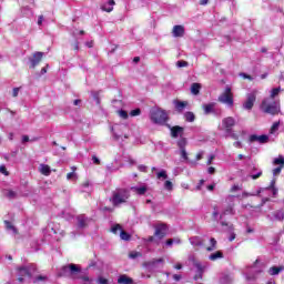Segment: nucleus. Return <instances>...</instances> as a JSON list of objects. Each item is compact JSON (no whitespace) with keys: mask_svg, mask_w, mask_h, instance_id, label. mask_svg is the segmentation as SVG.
I'll return each instance as SVG.
<instances>
[{"mask_svg":"<svg viewBox=\"0 0 284 284\" xmlns=\"http://www.w3.org/2000/svg\"><path fill=\"white\" fill-rule=\"evenodd\" d=\"M81 274V267L77 264H68L61 267L60 272L58 273L59 277H68L72 278L73 281H77V278H81L82 281H85V283H90V277L88 275Z\"/></svg>","mask_w":284,"mask_h":284,"instance_id":"f257e3e1","label":"nucleus"},{"mask_svg":"<svg viewBox=\"0 0 284 284\" xmlns=\"http://www.w3.org/2000/svg\"><path fill=\"white\" fill-rule=\"evenodd\" d=\"M128 199H130V191L126 189H116L112 192V197H110V202L114 207H119L122 203H128Z\"/></svg>","mask_w":284,"mask_h":284,"instance_id":"f03ea898","label":"nucleus"},{"mask_svg":"<svg viewBox=\"0 0 284 284\" xmlns=\"http://www.w3.org/2000/svg\"><path fill=\"white\" fill-rule=\"evenodd\" d=\"M168 112L165 110L160 109V108H153L150 111V120L155 124V125H165L168 123Z\"/></svg>","mask_w":284,"mask_h":284,"instance_id":"7ed1b4c3","label":"nucleus"},{"mask_svg":"<svg viewBox=\"0 0 284 284\" xmlns=\"http://www.w3.org/2000/svg\"><path fill=\"white\" fill-rule=\"evenodd\" d=\"M261 110L264 111L265 114H278L281 112V104L270 98H266L262 102Z\"/></svg>","mask_w":284,"mask_h":284,"instance_id":"20e7f679","label":"nucleus"},{"mask_svg":"<svg viewBox=\"0 0 284 284\" xmlns=\"http://www.w3.org/2000/svg\"><path fill=\"white\" fill-rule=\"evenodd\" d=\"M217 101L220 103H224V105H227L229 108H232L234 105V93H232V88L226 87L224 92H222Z\"/></svg>","mask_w":284,"mask_h":284,"instance_id":"39448f33","label":"nucleus"},{"mask_svg":"<svg viewBox=\"0 0 284 284\" xmlns=\"http://www.w3.org/2000/svg\"><path fill=\"white\" fill-rule=\"evenodd\" d=\"M234 199H235L234 195H229L226 197V203H229V205L225 206L224 210L222 211L220 215L221 221H223L224 216H227V215L234 216V214H236V211H234Z\"/></svg>","mask_w":284,"mask_h":284,"instance_id":"423d86ee","label":"nucleus"},{"mask_svg":"<svg viewBox=\"0 0 284 284\" xmlns=\"http://www.w3.org/2000/svg\"><path fill=\"white\" fill-rule=\"evenodd\" d=\"M236 125V120L232 116L224 118L222 120V126H219V130H224L226 134L232 133V128Z\"/></svg>","mask_w":284,"mask_h":284,"instance_id":"0eeeda50","label":"nucleus"},{"mask_svg":"<svg viewBox=\"0 0 284 284\" xmlns=\"http://www.w3.org/2000/svg\"><path fill=\"white\" fill-rule=\"evenodd\" d=\"M189 261L193 263L194 267L197 270V274L194 276V281H199V278H203V265L201 262L196 261L194 255H189Z\"/></svg>","mask_w":284,"mask_h":284,"instance_id":"6e6552de","label":"nucleus"},{"mask_svg":"<svg viewBox=\"0 0 284 284\" xmlns=\"http://www.w3.org/2000/svg\"><path fill=\"white\" fill-rule=\"evenodd\" d=\"M254 103H256V91H253L246 95V100L243 103V109L252 110L254 108Z\"/></svg>","mask_w":284,"mask_h":284,"instance_id":"1a4fd4ad","label":"nucleus"},{"mask_svg":"<svg viewBox=\"0 0 284 284\" xmlns=\"http://www.w3.org/2000/svg\"><path fill=\"white\" fill-rule=\"evenodd\" d=\"M41 59H43V52L37 51L29 58V67L37 68L39 63H41Z\"/></svg>","mask_w":284,"mask_h":284,"instance_id":"9d476101","label":"nucleus"},{"mask_svg":"<svg viewBox=\"0 0 284 284\" xmlns=\"http://www.w3.org/2000/svg\"><path fill=\"white\" fill-rule=\"evenodd\" d=\"M18 281L19 283H23V276H28L29 278H32V273L30 272V267L22 266L18 268Z\"/></svg>","mask_w":284,"mask_h":284,"instance_id":"9b49d317","label":"nucleus"},{"mask_svg":"<svg viewBox=\"0 0 284 284\" xmlns=\"http://www.w3.org/2000/svg\"><path fill=\"white\" fill-rule=\"evenodd\" d=\"M119 230L121 231L120 232V239L122 241H130V234H128V232L123 231L120 226V224H115L112 229H111V232L113 234H116V232H119Z\"/></svg>","mask_w":284,"mask_h":284,"instance_id":"f8f14e48","label":"nucleus"},{"mask_svg":"<svg viewBox=\"0 0 284 284\" xmlns=\"http://www.w3.org/2000/svg\"><path fill=\"white\" fill-rule=\"evenodd\" d=\"M172 34L175 39L185 37V27L181 24H176L173 27Z\"/></svg>","mask_w":284,"mask_h":284,"instance_id":"ddd939ff","label":"nucleus"},{"mask_svg":"<svg viewBox=\"0 0 284 284\" xmlns=\"http://www.w3.org/2000/svg\"><path fill=\"white\" fill-rule=\"evenodd\" d=\"M202 108L204 110V114H215L216 113V103L215 102L203 104Z\"/></svg>","mask_w":284,"mask_h":284,"instance_id":"4468645a","label":"nucleus"},{"mask_svg":"<svg viewBox=\"0 0 284 284\" xmlns=\"http://www.w3.org/2000/svg\"><path fill=\"white\" fill-rule=\"evenodd\" d=\"M183 126L175 125L171 128V136L173 139H179V136H183Z\"/></svg>","mask_w":284,"mask_h":284,"instance_id":"2eb2a0df","label":"nucleus"},{"mask_svg":"<svg viewBox=\"0 0 284 284\" xmlns=\"http://www.w3.org/2000/svg\"><path fill=\"white\" fill-rule=\"evenodd\" d=\"M173 104L178 112H183V110H185L189 105L187 101H180V100H174Z\"/></svg>","mask_w":284,"mask_h":284,"instance_id":"dca6fc26","label":"nucleus"},{"mask_svg":"<svg viewBox=\"0 0 284 284\" xmlns=\"http://www.w3.org/2000/svg\"><path fill=\"white\" fill-rule=\"evenodd\" d=\"M250 141L251 143H254L255 141H257V143H267L270 138L267 135H251Z\"/></svg>","mask_w":284,"mask_h":284,"instance_id":"f3484780","label":"nucleus"},{"mask_svg":"<svg viewBox=\"0 0 284 284\" xmlns=\"http://www.w3.org/2000/svg\"><path fill=\"white\" fill-rule=\"evenodd\" d=\"M166 230L168 226L165 224H161L155 229L154 235L158 236V239H163L165 236Z\"/></svg>","mask_w":284,"mask_h":284,"instance_id":"a211bd4d","label":"nucleus"},{"mask_svg":"<svg viewBox=\"0 0 284 284\" xmlns=\"http://www.w3.org/2000/svg\"><path fill=\"white\" fill-rule=\"evenodd\" d=\"M193 247H203V239L201 236H193L189 239Z\"/></svg>","mask_w":284,"mask_h":284,"instance_id":"6ab92c4d","label":"nucleus"},{"mask_svg":"<svg viewBox=\"0 0 284 284\" xmlns=\"http://www.w3.org/2000/svg\"><path fill=\"white\" fill-rule=\"evenodd\" d=\"M114 0H109L101 6V10H103V12H112V10H114Z\"/></svg>","mask_w":284,"mask_h":284,"instance_id":"aec40b11","label":"nucleus"},{"mask_svg":"<svg viewBox=\"0 0 284 284\" xmlns=\"http://www.w3.org/2000/svg\"><path fill=\"white\" fill-rule=\"evenodd\" d=\"M284 220V211L283 209L276 210L273 212V221L282 222Z\"/></svg>","mask_w":284,"mask_h":284,"instance_id":"412c9836","label":"nucleus"},{"mask_svg":"<svg viewBox=\"0 0 284 284\" xmlns=\"http://www.w3.org/2000/svg\"><path fill=\"white\" fill-rule=\"evenodd\" d=\"M119 284H134V280L129 277L128 275H120L118 278Z\"/></svg>","mask_w":284,"mask_h":284,"instance_id":"4be33fe9","label":"nucleus"},{"mask_svg":"<svg viewBox=\"0 0 284 284\" xmlns=\"http://www.w3.org/2000/svg\"><path fill=\"white\" fill-rule=\"evenodd\" d=\"M39 172H41L44 176H50L52 171L50 170V165L40 164Z\"/></svg>","mask_w":284,"mask_h":284,"instance_id":"5701e85b","label":"nucleus"},{"mask_svg":"<svg viewBox=\"0 0 284 284\" xmlns=\"http://www.w3.org/2000/svg\"><path fill=\"white\" fill-rule=\"evenodd\" d=\"M131 190L133 192H135V194L143 196V194H145V192H148V186H133V187H131Z\"/></svg>","mask_w":284,"mask_h":284,"instance_id":"b1692460","label":"nucleus"},{"mask_svg":"<svg viewBox=\"0 0 284 284\" xmlns=\"http://www.w3.org/2000/svg\"><path fill=\"white\" fill-rule=\"evenodd\" d=\"M2 194L3 196H6L7 199H17V192L10 190V189H4L2 190Z\"/></svg>","mask_w":284,"mask_h":284,"instance_id":"393cba45","label":"nucleus"},{"mask_svg":"<svg viewBox=\"0 0 284 284\" xmlns=\"http://www.w3.org/2000/svg\"><path fill=\"white\" fill-rule=\"evenodd\" d=\"M281 272H283V266H272L270 270H268V274L271 276H276L278 274H281Z\"/></svg>","mask_w":284,"mask_h":284,"instance_id":"a878e982","label":"nucleus"},{"mask_svg":"<svg viewBox=\"0 0 284 284\" xmlns=\"http://www.w3.org/2000/svg\"><path fill=\"white\" fill-rule=\"evenodd\" d=\"M184 119L189 123H194V121L196 119V115H194V112L187 111V112L184 113Z\"/></svg>","mask_w":284,"mask_h":284,"instance_id":"bb28decb","label":"nucleus"},{"mask_svg":"<svg viewBox=\"0 0 284 284\" xmlns=\"http://www.w3.org/2000/svg\"><path fill=\"white\" fill-rule=\"evenodd\" d=\"M278 94H281V87L272 89L268 99H271L272 101H274V99H275L276 97H278Z\"/></svg>","mask_w":284,"mask_h":284,"instance_id":"cd10ccee","label":"nucleus"},{"mask_svg":"<svg viewBox=\"0 0 284 284\" xmlns=\"http://www.w3.org/2000/svg\"><path fill=\"white\" fill-rule=\"evenodd\" d=\"M210 261H219V258H223V252L221 251H217L215 253H212L210 256H209Z\"/></svg>","mask_w":284,"mask_h":284,"instance_id":"c85d7f7f","label":"nucleus"},{"mask_svg":"<svg viewBox=\"0 0 284 284\" xmlns=\"http://www.w3.org/2000/svg\"><path fill=\"white\" fill-rule=\"evenodd\" d=\"M156 263H163V258L152 260L151 262H146L145 267L152 268L156 266Z\"/></svg>","mask_w":284,"mask_h":284,"instance_id":"c756f323","label":"nucleus"},{"mask_svg":"<svg viewBox=\"0 0 284 284\" xmlns=\"http://www.w3.org/2000/svg\"><path fill=\"white\" fill-rule=\"evenodd\" d=\"M156 179H159V181H166L168 179V171L165 170H161L160 172L156 173Z\"/></svg>","mask_w":284,"mask_h":284,"instance_id":"7c9ffc66","label":"nucleus"},{"mask_svg":"<svg viewBox=\"0 0 284 284\" xmlns=\"http://www.w3.org/2000/svg\"><path fill=\"white\" fill-rule=\"evenodd\" d=\"M201 91V84L199 83H193L191 85V92L192 94H194L196 97V94H199V92Z\"/></svg>","mask_w":284,"mask_h":284,"instance_id":"2f4dec72","label":"nucleus"},{"mask_svg":"<svg viewBox=\"0 0 284 284\" xmlns=\"http://www.w3.org/2000/svg\"><path fill=\"white\" fill-rule=\"evenodd\" d=\"M273 165H280V168H284V158L280 155L278 158L274 159Z\"/></svg>","mask_w":284,"mask_h":284,"instance_id":"473e14b6","label":"nucleus"},{"mask_svg":"<svg viewBox=\"0 0 284 284\" xmlns=\"http://www.w3.org/2000/svg\"><path fill=\"white\" fill-rule=\"evenodd\" d=\"M111 132L113 133V139L115 141H119V139H121V135L119 134V126H112Z\"/></svg>","mask_w":284,"mask_h":284,"instance_id":"72a5a7b5","label":"nucleus"},{"mask_svg":"<svg viewBox=\"0 0 284 284\" xmlns=\"http://www.w3.org/2000/svg\"><path fill=\"white\" fill-rule=\"evenodd\" d=\"M164 190H166L168 192H172V190H174V184L172 183V181L166 180L164 182Z\"/></svg>","mask_w":284,"mask_h":284,"instance_id":"f704fd0d","label":"nucleus"},{"mask_svg":"<svg viewBox=\"0 0 284 284\" xmlns=\"http://www.w3.org/2000/svg\"><path fill=\"white\" fill-rule=\"evenodd\" d=\"M87 221H88V219H85V216H83V215L78 216V225H79V227H85Z\"/></svg>","mask_w":284,"mask_h":284,"instance_id":"c9c22d12","label":"nucleus"},{"mask_svg":"<svg viewBox=\"0 0 284 284\" xmlns=\"http://www.w3.org/2000/svg\"><path fill=\"white\" fill-rule=\"evenodd\" d=\"M45 281H48V276L47 275H38L33 283H45Z\"/></svg>","mask_w":284,"mask_h":284,"instance_id":"e433bc0d","label":"nucleus"},{"mask_svg":"<svg viewBox=\"0 0 284 284\" xmlns=\"http://www.w3.org/2000/svg\"><path fill=\"white\" fill-rule=\"evenodd\" d=\"M178 145L180 148V150H185V145H187V140H185V138H182L178 141Z\"/></svg>","mask_w":284,"mask_h":284,"instance_id":"4c0bfd02","label":"nucleus"},{"mask_svg":"<svg viewBox=\"0 0 284 284\" xmlns=\"http://www.w3.org/2000/svg\"><path fill=\"white\" fill-rule=\"evenodd\" d=\"M278 128H281V122H274L270 130V133L274 134L275 132H278Z\"/></svg>","mask_w":284,"mask_h":284,"instance_id":"58836bf2","label":"nucleus"},{"mask_svg":"<svg viewBox=\"0 0 284 284\" xmlns=\"http://www.w3.org/2000/svg\"><path fill=\"white\" fill-rule=\"evenodd\" d=\"M211 246H209L206 250L207 252H213V250H216V239L212 237L210 240Z\"/></svg>","mask_w":284,"mask_h":284,"instance_id":"ea45409f","label":"nucleus"},{"mask_svg":"<svg viewBox=\"0 0 284 284\" xmlns=\"http://www.w3.org/2000/svg\"><path fill=\"white\" fill-rule=\"evenodd\" d=\"M72 170H73V172L67 174L68 181L77 180V173H74V170H77V168L72 166Z\"/></svg>","mask_w":284,"mask_h":284,"instance_id":"a19ab883","label":"nucleus"},{"mask_svg":"<svg viewBox=\"0 0 284 284\" xmlns=\"http://www.w3.org/2000/svg\"><path fill=\"white\" fill-rule=\"evenodd\" d=\"M274 185H276V180H273L271 182V185L268 187H266V190H273V194H274V196H276V194H278V190L275 189Z\"/></svg>","mask_w":284,"mask_h":284,"instance_id":"79ce46f5","label":"nucleus"},{"mask_svg":"<svg viewBox=\"0 0 284 284\" xmlns=\"http://www.w3.org/2000/svg\"><path fill=\"white\" fill-rule=\"evenodd\" d=\"M258 194H261V190L257 191V194L256 193L243 192L242 193V199H247V196H258Z\"/></svg>","mask_w":284,"mask_h":284,"instance_id":"37998d69","label":"nucleus"},{"mask_svg":"<svg viewBox=\"0 0 284 284\" xmlns=\"http://www.w3.org/2000/svg\"><path fill=\"white\" fill-rule=\"evenodd\" d=\"M118 115L120 116V119H128V111H125V110H120V111H118Z\"/></svg>","mask_w":284,"mask_h":284,"instance_id":"c03bdc74","label":"nucleus"},{"mask_svg":"<svg viewBox=\"0 0 284 284\" xmlns=\"http://www.w3.org/2000/svg\"><path fill=\"white\" fill-rule=\"evenodd\" d=\"M4 223H6L7 230H12V231H13V234H17V227H14V226L12 225V223H10V222H8V221H6Z\"/></svg>","mask_w":284,"mask_h":284,"instance_id":"a18cd8bd","label":"nucleus"},{"mask_svg":"<svg viewBox=\"0 0 284 284\" xmlns=\"http://www.w3.org/2000/svg\"><path fill=\"white\" fill-rule=\"evenodd\" d=\"M98 284H110V281L103 276L98 277Z\"/></svg>","mask_w":284,"mask_h":284,"instance_id":"49530a36","label":"nucleus"},{"mask_svg":"<svg viewBox=\"0 0 284 284\" xmlns=\"http://www.w3.org/2000/svg\"><path fill=\"white\" fill-rule=\"evenodd\" d=\"M0 174H4V176L10 175V173L8 172V169H6V165H0Z\"/></svg>","mask_w":284,"mask_h":284,"instance_id":"de8ad7c7","label":"nucleus"},{"mask_svg":"<svg viewBox=\"0 0 284 284\" xmlns=\"http://www.w3.org/2000/svg\"><path fill=\"white\" fill-rule=\"evenodd\" d=\"M141 109H135L130 112V116H140Z\"/></svg>","mask_w":284,"mask_h":284,"instance_id":"09e8293b","label":"nucleus"},{"mask_svg":"<svg viewBox=\"0 0 284 284\" xmlns=\"http://www.w3.org/2000/svg\"><path fill=\"white\" fill-rule=\"evenodd\" d=\"M187 61L180 60L176 62L178 68H186Z\"/></svg>","mask_w":284,"mask_h":284,"instance_id":"8fccbe9b","label":"nucleus"},{"mask_svg":"<svg viewBox=\"0 0 284 284\" xmlns=\"http://www.w3.org/2000/svg\"><path fill=\"white\" fill-rule=\"evenodd\" d=\"M283 170V166H277L273 170V175L278 176L281 174V171Z\"/></svg>","mask_w":284,"mask_h":284,"instance_id":"3c124183","label":"nucleus"},{"mask_svg":"<svg viewBox=\"0 0 284 284\" xmlns=\"http://www.w3.org/2000/svg\"><path fill=\"white\" fill-rule=\"evenodd\" d=\"M180 154L184 161H187V151L185 149L180 150Z\"/></svg>","mask_w":284,"mask_h":284,"instance_id":"603ef678","label":"nucleus"},{"mask_svg":"<svg viewBox=\"0 0 284 284\" xmlns=\"http://www.w3.org/2000/svg\"><path fill=\"white\" fill-rule=\"evenodd\" d=\"M240 77L242 79H248V81H252V79H254L252 75L247 74V73H240Z\"/></svg>","mask_w":284,"mask_h":284,"instance_id":"864d4df0","label":"nucleus"},{"mask_svg":"<svg viewBox=\"0 0 284 284\" xmlns=\"http://www.w3.org/2000/svg\"><path fill=\"white\" fill-rule=\"evenodd\" d=\"M21 88H14L12 90V97L16 99V97H19V92H20Z\"/></svg>","mask_w":284,"mask_h":284,"instance_id":"5fc2aeb1","label":"nucleus"},{"mask_svg":"<svg viewBox=\"0 0 284 284\" xmlns=\"http://www.w3.org/2000/svg\"><path fill=\"white\" fill-rule=\"evenodd\" d=\"M92 161L95 165H101V160H99V158H97V155L92 156Z\"/></svg>","mask_w":284,"mask_h":284,"instance_id":"6e6d98bb","label":"nucleus"},{"mask_svg":"<svg viewBox=\"0 0 284 284\" xmlns=\"http://www.w3.org/2000/svg\"><path fill=\"white\" fill-rule=\"evenodd\" d=\"M239 190H241V186H239V184H234V185L231 187V192H239Z\"/></svg>","mask_w":284,"mask_h":284,"instance_id":"4d7b16f0","label":"nucleus"},{"mask_svg":"<svg viewBox=\"0 0 284 284\" xmlns=\"http://www.w3.org/2000/svg\"><path fill=\"white\" fill-rule=\"evenodd\" d=\"M138 170H140V172H148V166L141 164L138 166Z\"/></svg>","mask_w":284,"mask_h":284,"instance_id":"13d9d810","label":"nucleus"},{"mask_svg":"<svg viewBox=\"0 0 284 284\" xmlns=\"http://www.w3.org/2000/svg\"><path fill=\"white\" fill-rule=\"evenodd\" d=\"M263 174V172H258L257 174H253L251 175V178L253 179V181H256V179H260V176Z\"/></svg>","mask_w":284,"mask_h":284,"instance_id":"bf43d9fd","label":"nucleus"},{"mask_svg":"<svg viewBox=\"0 0 284 284\" xmlns=\"http://www.w3.org/2000/svg\"><path fill=\"white\" fill-rule=\"evenodd\" d=\"M139 256H141V253H139V252H135V253H131V254H130V258H136V257H139Z\"/></svg>","mask_w":284,"mask_h":284,"instance_id":"052dcab7","label":"nucleus"},{"mask_svg":"<svg viewBox=\"0 0 284 284\" xmlns=\"http://www.w3.org/2000/svg\"><path fill=\"white\" fill-rule=\"evenodd\" d=\"M30 141V136L22 135V143H28Z\"/></svg>","mask_w":284,"mask_h":284,"instance_id":"680f3d73","label":"nucleus"},{"mask_svg":"<svg viewBox=\"0 0 284 284\" xmlns=\"http://www.w3.org/2000/svg\"><path fill=\"white\" fill-rule=\"evenodd\" d=\"M42 24H43V16H39L38 26H42Z\"/></svg>","mask_w":284,"mask_h":284,"instance_id":"e2e57ef3","label":"nucleus"},{"mask_svg":"<svg viewBox=\"0 0 284 284\" xmlns=\"http://www.w3.org/2000/svg\"><path fill=\"white\" fill-rule=\"evenodd\" d=\"M201 159H203V151H201V152H199V153L196 154V160H197V161H201Z\"/></svg>","mask_w":284,"mask_h":284,"instance_id":"0e129e2a","label":"nucleus"},{"mask_svg":"<svg viewBox=\"0 0 284 284\" xmlns=\"http://www.w3.org/2000/svg\"><path fill=\"white\" fill-rule=\"evenodd\" d=\"M101 210H102V212H112L113 211L111 207H108V206H103Z\"/></svg>","mask_w":284,"mask_h":284,"instance_id":"69168bd1","label":"nucleus"},{"mask_svg":"<svg viewBox=\"0 0 284 284\" xmlns=\"http://www.w3.org/2000/svg\"><path fill=\"white\" fill-rule=\"evenodd\" d=\"M233 145H234V148H243V144L241 142H239V141L234 142Z\"/></svg>","mask_w":284,"mask_h":284,"instance_id":"338daca9","label":"nucleus"},{"mask_svg":"<svg viewBox=\"0 0 284 284\" xmlns=\"http://www.w3.org/2000/svg\"><path fill=\"white\" fill-rule=\"evenodd\" d=\"M73 105H81V100H74Z\"/></svg>","mask_w":284,"mask_h":284,"instance_id":"774afa93","label":"nucleus"}]
</instances>
